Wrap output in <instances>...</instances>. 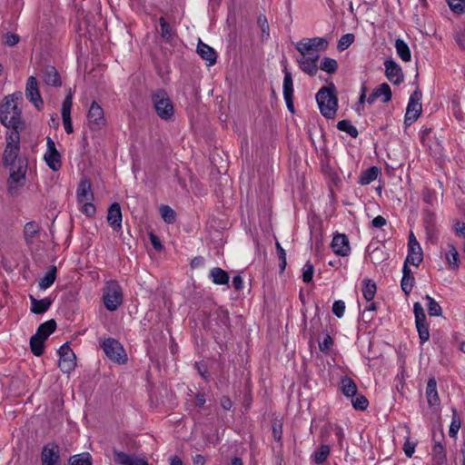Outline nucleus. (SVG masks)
Listing matches in <instances>:
<instances>
[{"instance_id": "31", "label": "nucleus", "mask_w": 465, "mask_h": 465, "mask_svg": "<svg viewBox=\"0 0 465 465\" xmlns=\"http://www.w3.org/2000/svg\"><path fill=\"white\" fill-rule=\"evenodd\" d=\"M56 329V322L54 320H49L40 324L36 334L43 338L45 341L48 338L50 334H52Z\"/></svg>"}, {"instance_id": "57", "label": "nucleus", "mask_w": 465, "mask_h": 465, "mask_svg": "<svg viewBox=\"0 0 465 465\" xmlns=\"http://www.w3.org/2000/svg\"><path fill=\"white\" fill-rule=\"evenodd\" d=\"M276 248L278 251L279 259L281 261L280 268L283 271L286 267V252L279 242H276Z\"/></svg>"}, {"instance_id": "47", "label": "nucleus", "mask_w": 465, "mask_h": 465, "mask_svg": "<svg viewBox=\"0 0 465 465\" xmlns=\"http://www.w3.org/2000/svg\"><path fill=\"white\" fill-rule=\"evenodd\" d=\"M375 91L379 97H382L383 103H387L391 99V90L389 84H381L375 89Z\"/></svg>"}, {"instance_id": "30", "label": "nucleus", "mask_w": 465, "mask_h": 465, "mask_svg": "<svg viewBox=\"0 0 465 465\" xmlns=\"http://www.w3.org/2000/svg\"><path fill=\"white\" fill-rule=\"evenodd\" d=\"M380 173V170L376 166H371L361 173L359 183L361 185H367L375 181L378 177V174Z\"/></svg>"}, {"instance_id": "41", "label": "nucleus", "mask_w": 465, "mask_h": 465, "mask_svg": "<svg viewBox=\"0 0 465 465\" xmlns=\"http://www.w3.org/2000/svg\"><path fill=\"white\" fill-rule=\"evenodd\" d=\"M283 97H292L293 94V84H292V74L290 72L284 73V78H283Z\"/></svg>"}, {"instance_id": "29", "label": "nucleus", "mask_w": 465, "mask_h": 465, "mask_svg": "<svg viewBox=\"0 0 465 465\" xmlns=\"http://www.w3.org/2000/svg\"><path fill=\"white\" fill-rule=\"evenodd\" d=\"M341 391L346 397H353L357 393V385L352 379L345 376L341 380Z\"/></svg>"}, {"instance_id": "59", "label": "nucleus", "mask_w": 465, "mask_h": 465, "mask_svg": "<svg viewBox=\"0 0 465 465\" xmlns=\"http://www.w3.org/2000/svg\"><path fill=\"white\" fill-rule=\"evenodd\" d=\"M460 428V420L453 419V420L451 421V424L450 426V430H449L450 436L456 437Z\"/></svg>"}, {"instance_id": "60", "label": "nucleus", "mask_w": 465, "mask_h": 465, "mask_svg": "<svg viewBox=\"0 0 465 465\" xmlns=\"http://www.w3.org/2000/svg\"><path fill=\"white\" fill-rule=\"evenodd\" d=\"M454 231L456 232V234L462 238L463 240L465 239V223H456L454 224Z\"/></svg>"}, {"instance_id": "38", "label": "nucleus", "mask_w": 465, "mask_h": 465, "mask_svg": "<svg viewBox=\"0 0 465 465\" xmlns=\"http://www.w3.org/2000/svg\"><path fill=\"white\" fill-rule=\"evenodd\" d=\"M330 452H331L330 446L322 444L319 447V449H317L313 452V454H312L313 460L317 464L323 463L327 460L328 456L330 455Z\"/></svg>"}, {"instance_id": "63", "label": "nucleus", "mask_w": 465, "mask_h": 465, "mask_svg": "<svg viewBox=\"0 0 465 465\" xmlns=\"http://www.w3.org/2000/svg\"><path fill=\"white\" fill-rule=\"evenodd\" d=\"M332 345V339L331 336L327 335L323 340L322 341H321L319 343V347L321 349V351H327L331 348V346Z\"/></svg>"}, {"instance_id": "43", "label": "nucleus", "mask_w": 465, "mask_h": 465, "mask_svg": "<svg viewBox=\"0 0 465 465\" xmlns=\"http://www.w3.org/2000/svg\"><path fill=\"white\" fill-rule=\"evenodd\" d=\"M415 323L420 341L423 344L430 339L429 326L426 322H418Z\"/></svg>"}, {"instance_id": "4", "label": "nucleus", "mask_w": 465, "mask_h": 465, "mask_svg": "<svg viewBox=\"0 0 465 465\" xmlns=\"http://www.w3.org/2000/svg\"><path fill=\"white\" fill-rule=\"evenodd\" d=\"M152 101L157 115L163 120H170L173 116L174 108L173 103L163 89H158L152 94Z\"/></svg>"}, {"instance_id": "53", "label": "nucleus", "mask_w": 465, "mask_h": 465, "mask_svg": "<svg viewBox=\"0 0 465 465\" xmlns=\"http://www.w3.org/2000/svg\"><path fill=\"white\" fill-rule=\"evenodd\" d=\"M313 265L311 262H306L302 269V281L309 283L312 280L313 276Z\"/></svg>"}, {"instance_id": "50", "label": "nucleus", "mask_w": 465, "mask_h": 465, "mask_svg": "<svg viewBox=\"0 0 465 465\" xmlns=\"http://www.w3.org/2000/svg\"><path fill=\"white\" fill-rule=\"evenodd\" d=\"M352 406L354 409L359 411H364L368 407V400L363 395H358L355 399L351 401Z\"/></svg>"}, {"instance_id": "40", "label": "nucleus", "mask_w": 465, "mask_h": 465, "mask_svg": "<svg viewBox=\"0 0 465 465\" xmlns=\"http://www.w3.org/2000/svg\"><path fill=\"white\" fill-rule=\"evenodd\" d=\"M427 301L426 307L430 316H440L442 310L440 305L430 295L424 298Z\"/></svg>"}, {"instance_id": "23", "label": "nucleus", "mask_w": 465, "mask_h": 465, "mask_svg": "<svg viewBox=\"0 0 465 465\" xmlns=\"http://www.w3.org/2000/svg\"><path fill=\"white\" fill-rule=\"evenodd\" d=\"M198 54L206 61L208 65H213L216 63V53L215 51L206 44L199 42L197 45Z\"/></svg>"}, {"instance_id": "19", "label": "nucleus", "mask_w": 465, "mask_h": 465, "mask_svg": "<svg viewBox=\"0 0 465 465\" xmlns=\"http://www.w3.org/2000/svg\"><path fill=\"white\" fill-rule=\"evenodd\" d=\"M122 211L118 203H114L110 205L107 212V222L114 231H120L122 229Z\"/></svg>"}, {"instance_id": "8", "label": "nucleus", "mask_w": 465, "mask_h": 465, "mask_svg": "<svg viewBox=\"0 0 465 465\" xmlns=\"http://www.w3.org/2000/svg\"><path fill=\"white\" fill-rule=\"evenodd\" d=\"M328 41L323 37L307 38L296 44V49L301 55L319 54V51L326 50Z\"/></svg>"}, {"instance_id": "37", "label": "nucleus", "mask_w": 465, "mask_h": 465, "mask_svg": "<svg viewBox=\"0 0 465 465\" xmlns=\"http://www.w3.org/2000/svg\"><path fill=\"white\" fill-rule=\"evenodd\" d=\"M377 287L374 282L370 279L363 281L362 294L367 302H371L375 296Z\"/></svg>"}, {"instance_id": "44", "label": "nucleus", "mask_w": 465, "mask_h": 465, "mask_svg": "<svg viewBox=\"0 0 465 465\" xmlns=\"http://www.w3.org/2000/svg\"><path fill=\"white\" fill-rule=\"evenodd\" d=\"M320 68H321V70H322L328 74H332L337 70L338 64H337V61L333 58L323 57L321 62Z\"/></svg>"}, {"instance_id": "21", "label": "nucleus", "mask_w": 465, "mask_h": 465, "mask_svg": "<svg viewBox=\"0 0 465 465\" xmlns=\"http://www.w3.org/2000/svg\"><path fill=\"white\" fill-rule=\"evenodd\" d=\"M40 225L35 222L25 223L24 228V235L26 243L34 244L39 240Z\"/></svg>"}, {"instance_id": "11", "label": "nucleus", "mask_w": 465, "mask_h": 465, "mask_svg": "<svg viewBox=\"0 0 465 465\" xmlns=\"http://www.w3.org/2000/svg\"><path fill=\"white\" fill-rule=\"evenodd\" d=\"M422 259L423 256L421 246L416 239L414 233L410 232L408 238V255L404 263H411L414 266H419V264L422 262Z\"/></svg>"}, {"instance_id": "45", "label": "nucleus", "mask_w": 465, "mask_h": 465, "mask_svg": "<svg viewBox=\"0 0 465 465\" xmlns=\"http://www.w3.org/2000/svg\"><path fill=\"white\" fill-rule=\"evenodd\" d=\"M433 457L438 464H442L446 461V452L441 443H436L433 447Z\"/></svg>"}, {"instance_id": "6", "label": "nucleus", "mask_w": 465, "mask_h": 465, "mask_svg": "<svg viewBox=\"0 0 465 465\" xmlns=\"http://www.w3.org/2000/svg\"><path fill=\"white\" fill-rule=\"evenodd\" d=\"M25 173L26 166L23 163H19L17 166L11 169L10 175L7 180V191L12 196L18 195L22 188L25 186Z\"/></svg>"}, {"instance_id": "42", "label": "nucleus", "mask_w": 465, "mask_h": 465, "mask_svg": "<svg viewBox=\"0 0 465 465\" xmlns=\"http://www.w3.org/2000/svg\"><path fill=\"white\" fill-rule=\"evenodd\" d=\"M337 128L340 131L347 133L353 138L357 137L359 134L357 128L354 125H352L351 122L348 120H342L338 122Z\"/></svg>"}, {"instance_id": "1", "label": "nucleus", "mask_w": 465, "mask_h": 465, "mask_svg": "<svg viewBox=\"0 0 465 465\" xmlns=\"http://www.w3.org/2000/svg\"><path fill=\"white\" fill-rule=\"evenodd\" d=\"M23 99L22 93H14L5 96L0 104V122L10 130L20 131L23 129L21 109L18 107L19 102Z\"/></svg>"}, {"instance_id": "18", "label": "nucleus", "mask_w": 465, "mask_h": 465, "mask_svg": "<svg viewBox=\"0 0 465 465\" xmlns=\"http://www.w3.org/2000/svg\"><path fill=\"white\" fill-rule=\"evenodd\" d=\"M319 54L313 55H302L301 58L297 59L299 66L302 72L309 75H314L318 72L317 62L319 60Z\"/></svg>"}, {"instance_id": "55", "label": "nucleus", "mask_w": 465, "mask_h": 465, "mask_svg": "<svg viewBox=\"0 0 465 465\" xmlns=\"http://www.w3.org/2000/svg\"><path fill=\"white\" fill-rule=\"evenodd\" d=\"M345 312V302L341 300L335 301L332 305V312L338 318H341Z\"/></svg>"}, {"instance_id": "20", "label": "nucleus", "mask_w": 465, "mask_h": 465, "mask_svg": "<svg viewBox=\"0 0 465 465\" xmlns=\"http://www.w3.org/2000/svg\"><path fill=\"white\" fill-rule=\"evenodd\" d=\"M331 248L337 255L347 256L351 251L347 236L345 234L335 235L331 242Z\"/></svg>"}, {"instance_id": "10", "label": "nucleus", "mask_w": 465, "mask_h": 465, "mask_svg": "<svg viewBox=\"0 0 465 465\" xmlns=\"http://www.w3.org/2000/svg\"><path fill=\"white\" fill-rule=\"evenodd\" d=\"M59 368L64 373H70L76 366V357L68 343L63 344L58 351Z\"/></svg>"}, {"instance_id": "5", "label": "nucleus", "mask_w": 465, "mask_h": 465, "mask_svg": "<svg viewBox=\"0 0 465 465\" xmlns=\"http://www.w3.org/2000/svg\"><path fill=\"white\" fill-rule=\"evenodd\" d=\"M6 146L4 151L3 160L5 165H12L17 158L20 151V134L17 130H10L7 132Z\"/></svg>"}, {"instance_id": "35", "label": "nucleus", "mask_w": 465, "mask_h": 465, "mask_svg": "<svg viewBox=\"0 0 465 465\" xmlns=\"http://www.w3.org/2000/svg\"><path fill=\"white\" fill-rule=\"evenodd\" d=\"M56 279V267L51 266L48 272L39 281V287L42 290H46L54 282Z\"/></svg>"}, {"instance_id": "25", "label": "nucleus", "mask_w": 465, "mask_h": 465, "mask_svg": "<svg viewBox=\"0 0 465 465\" xmlns=\"http://www.w3.org/2000/svg\"><path fill=\"white\" fill-rule=\"evenodd\" d=\"M30 301L31 312L35 314H42L45 312L52 304V301L49 298L37 300L34 296H30Z\"/></svg>"}, {"instance_id": "39", "label": "nucleus", "mask_w": 465, "mask_h": 465, "mask_svg": "<svg viewBox=\"0 0 465 465\" xmlns=\"http://www.w3.org/2000/svg\"><path fill=\"white\" fill-rule=\"evenodd\" d=\"M44 343L45 340L40 338L36 333L34 334L30 339V347L32 352L35 356H41L44 352Z\"/></svg>"}, {"instance_id": "13", "label": "nucleus", "mask_w": 465, "mask_h": 465, "mask_svg": "<svg viewBox=\"0 0 465 465\" xmlns=\"http://www.w3.org/2000/svg\"><path fill=\"white\" fill-rule=\"evenodd\" d=\"M46 152L45 153V160L46 164L53 171H57L60 169L61 163V155L59 152L56 150L55 143L50 137L46 139Z\"/></svg>"}, {"instance_id": "9", "label": "nucleus", "mask_w": 465, "mask_h": 465, "mask_svg": "<svg viewBox=\"0 0 465 465\" xmlns=\"http://www.w3.org/2000/svg\"><path fill=\"white\" fill-rule=\"evenodd\" d=\"M421 93L419 91H415L410 97L409 103L406 108V114L404 117V124L406 125H411L414 123L421 113Z\"/></svg>"}, {"instance_id": "36", "label": "nucleus", "mask_w": 465, "mask_h": 465, "mask_svg": "<svg viewBox=\"0 0 465 465\" xmlns=\"http://www.w3.org/2000/svg\"><path fill=\"white\" fill-rule=\"evenodd\" d=\"M68 465H93L92 456L89 452L74 455L70 457Z\"/></svg>"}, {"instance_id": "28", "label": "nucleus", "mask_w": 465, "mask_h": 465, "mask_svg": "<svg viewBox=\"0 0 465 465\" xmlns=\"http://www.w3.org/2000/svg\"><path fill=\"white\" fill-rule=\"evenodd\" d=\"M44 82L48 85L58 86L61 84V81L57 71L53 66H47L43 74Z\"/></svg>"}, {"instance_id": "26", "label": "nucleus", "mask_w": 465, "mask_h": 465, "mask_svg": "<svg viewBox=\"0 0 465 465\" xmlns=\"http://www.w3.org/2000/svg\"><path fill=\"white\" fill-rule=\"evenodd\" d=\"M402 273H403V275H402L401 286L402 291L406 294H409L413 288L414 277L412 275L411 270L409 268L408 264H406V263H404V265H403Z\"/></svg>"}, {"instance_id": "51", "label": "nucleus", "mask_w": 465, "mask_h": 465, "mask_svg": "<svg viewBox=\"0 0 465 465\" xmlns=\"http://www.w3.org/2000/svg\"><path fill=\"white\" fill-rule=\"evenodd\" d=\"M78 204L81 206L80 210L83 213H84L85 215H87L89 217L94 215L95 207H94V203H92V201H85V202L78 203Z\"/></svg>"}, {"instance_id": "7", "label": "nucleus", "mask_w": 465, "mask_h": 465, "mask_svg": "<svg viewBox=\"0 0 465 465\" xmlns=\"http://www.w3.org/2000/svg\"><path fill=\"white\" fill-rule=\"evenodd\" d=\"M102 349L105 355L118 364H124L127 361V355L121 343L114 338H107L102 343Z\"/></svg>"}, {"instance_id": "2", "label": "nucleus", "mask_w": 465, "mask_h": 465, "mask_svg": "<svg viewBox=\"0 0 465 465\" xmlns=\"http://www.w3.org/2000/svg\"><path fill=\"white\" fill-rule=\"evenodd\" d=\"M335 93L336 87L331 83L322 87L316 94L320 112L327 119L334 118L337 113L338 99Z\"/></svg>"}, {"instance_id": "61", "label": "nucleus", "mask_w": 465, "mask_h": 465, "mask_svg": "<svg viewBox=\"0 0 465 465\" xmlns=\"http://www.w3.org/2000/svg\"><path fill=\"white\" fill-rule=\"evenodd\" d=\"M386 224H387V220L381 215L376 216L371 221V225L375 228H381Z\"/></svg>"}, {"instance_id": "12", "label": "nucleus", "mask_w": 465, "mask_h": 465, "mask_svg": "<svg viewBox=\"0 0 465 465\" xmlns=\"http://www.w3.org/2000/svg\"><path fill=\"white\" fill-rule=\"evenodd\" d=\"M87 121L92 130H100L105 124L104 110L96 102H93L89 108Z\"/></svg>"}, {"instance_id": "33", "label": "nucleus", "mask_w": 465, "mask_h": 465, "mask_svg": "<svg viewBox=\"0 0 465 465\" xmlns=\"http://www.w3.org/2000/svg\"><path fill=\"white\" fill-rule=\"evenodd\" d=\"M210 278L213 283L219 285L226 284L229 282L228 273L224 270L218 267L213 268L210 271Z\"/></svg>"}, {"instance_id": "54", "label": "nucleus", "mask_w": 465, "mask_h": 465, "mask_svg": "<svg viewBox=\"0 0 465 465\" xmlns=\"http://www.w3.org/2000/svg\"><path fill=\"white\" fill-rule=\"evenodd\" d=\"M413 312L415 315V322H426V315L423 307L420 302H415L413 305Z\"/></svg>"}, {"instance_id": "34", "label": "nucleus", "mask_w": 465, "mask_h": 465, "mask_svg": "<svg viewBox=\"0 0 465 465\" xmlns=\"http://www.w3.org/2000/svg\"><path fill=\"white\" fill-rule=\"evenodd\" d=\"M395 48L397 54L404 62H409L411 58V50L408 45L402 39L395 41Z\"/></svg>"}, {"instance_id": "27", "label": "nucleus", "mask_w": 465, "mask_h": 465, "mask_svg": "<svg viewBox=\"0 0 465 465\" xmlns=\"http://www.w3.org/2000/svg\"><path fill=\"white\" fill-rule=\"evenodd\" d=\"M426 397L428 403L430 406L437 405L440 402L438 391H437V382L434 378H430L428 381L426 387Z\"/></svg>"}, {"instance_id": "17", "label": "nucleus", "mask_w": 465, "mask_h": 465, "mask_svg": "<svg viewBox=\"0 0 465 465\" xmlns=\"http://www.w3.org/2000/svg\"><path fill=\"white\" fill-rule=\"evenodd\" d=\"M72 104H73V94L71 93V90H69L68 94L66 95V97L64 98V100L63 102L62 109H61L64 131L67 134H72L74 132L72 119H71Z\"/></svg>"}, {"instance_id": "46", "label": "nucleus", "mask_w": 465, "mask_h": 465, "mask_svg": "<svg viewBox=\"0 0 465 465\" xmlns=\"http://www.w3.org/2000/svg\"><path fill=\"white\" fill-rule=\"evenodd\" d=\"M160 213L167 223H173L175 221V212L168 205H162L160 207Z\"/></svg>"}, {"instance_id": "22", "label": "nucleus", "mask_w": 465, "mask_h": 465, "mask_svg": "<svg viewBox=\"0 0 465 465\" xmlns=\"http://www.w3.org/2000/svg\"><path fill=\"white\" fill-rule=\"evenodd\" d=\"M77 203L85 201H93L94 195L91 190V183L89 181L84 179L81 180L76 190Z\"/></svg>"}, {"instance_id": "32", "label": "nucleus", "mask_w": 465, "mask_h": 465, "mask_svg": "<svg viewBox=\"0 0 465 465\" xmlns=\"http://www.w3.org/2000/svg\"><path fill=\"white\" fill-rule=\"evenodd\" d=\"M113 453L114 462L121 465H135L136 461L140 460L117 450H114Z\"/></svg>"}, {"instance_id": "24", "label": "nucleus", "mask_w": 465, "mask_h": 465, "mask_svg": "<svg viewBox=\"0 0 465 465\" xmlns=\"http://www.w3.org/2000/svg\"><path fill=\"white\" fill-rule=\"evenodd\" d=\"M447 252H445V260L451 270L457 271L460 268V255L457 248L452 243L447 244Z\"/></svg>"}, {"instance_id": "64", "label": "nucleus", "mask_w": 465, "mask_h": 465, "mask_svg": "<svg viewBox=\"0 0 465 465\" xmlns=\"http://www.w3.org/2000/svg\"><path fill=\"white\" fill-rule=\"evenodd\" d=\"M222 408L225 411H229L232 407V401L228 396H223L220 401Z\"/></svg>"}, {"instance_id": "15", "label": "nucleus", "mask_w": 465, "mask_h": 465, "mask_svg": "<svg viewBox=\"0 0 465 465\" xmlns=\"http://www.w3.org/2000/svg\"><path fill=\"white\" fill-rule=\"evenodd\" d=\"M25 96L26 98L35 104L37 109H40L43 105V100L41 98L36 78L30 76L27 79L25 86Z\"/></svg>"}, {"instance_id": "58", "label": "nucleus", "mask_w": 465, "mask_h": 465, "mask_svg": "<svg viewBox=\"0 0 465 465\" xmlns=\"http://www.w3.org/2000/svg\"><path fill=\"white\" fill-rule=\"evenodd\" d=\"M258 22L262 28V35L269 36V25L265 16H260Z\"/></svg>"}, {"instance_id": "52", "label": "nucleus", "mask_w": 465, "mask_h": 465, "mask_svg": "<svg viewBox=\"0 0 465 465\" xmlns=\"http://www.w3.org/2000/svg\"><path fill=\"white\" fill-rule=\"evenodd\" d=\"M159 22L161 26L162 37L167 41L171 40L173 33L170 25L167 24L163 17H161Z\"/></svg>"}, {"instance_id": "3", "label": "nucleus", "mask_w": 465, "mask_h": 465, "mask_svg": "<svg viewBox=\"0 0 465 465\" xmlns=\"http://www.w3.org/2000/svg\"><path fill=\"white\" fill-rule=\"evenodd\" d=\"M102 300L104 307L110 311H116L123 303L124 294L120 284L114 281H107L103 288Z\"/></svg>"}, {"instance_id": "48", "label": "nucleus", "mask_w": 465, "mask_h": 465, "mask_svg": "<svg viewBox=\"0 0 465 465\" xmlns=\"http://www.w3.org/2000/svg\"><path fill=\"white\" fill-rule=\"evenodd\" d=\"M353 34H345L338 41L337 48L340 51L346 50L354 42Z\"/></svg>"}, {"instance_id": "49", "label": "nucleus", "mask_w": 465, "mask_h": 465, "mask_svg": "<svg viewBox=\"0 0 465 465\" xmlns=\"http://www.w3.org/2000/svg\"><path fill=\"white\" fill-rule=\"evenodd\" d=\"M449 7L457 14H462L465 11V0H447Z\"/></svg>"}, {"instance_id": "62", "label": "nucleus", "mask_w": 465, "mask_h": 465, "mask_svg": "<svg viewBox=\"0 0 465 465\" xmlns=\"http://www.w3.org/2000/svg\"><path fill=\"white\" fill-rule=\"evenodd\" d=\"M404 453L407 457L411 458L415 451V444L407 440L403 446Z\"/></svg>"}, {"instance_id": "56", "label": "nucleus", "mask_w": 465, "mask_h": 465, "mask_svg": "<svg viewBox=\"0 0 465 465\" xmlns=\"http://www.w3.org/2000/svg\"><path fill=\"white\" fill-rule=\"evenodd\" d=\"M20 37L16 34L7 33L4 36V42L8 46H14L18 44Z\"/></svg>"}, {"instance_id": "14", "label": "nucleus", "mask_w": 465, "mask_h": 465, "mask_svg": "<svg viewBox=\"0 0 465 465\" xmlns=\"http://www.w3.org/2000/svg\"><path fill=\"white\" fill-rule=\"evenodd\" d=\"M43 465H59L60 448L54 443H49L43 448L41 453Z\"/></svg>"}, {"instance_id": "16", "label": "nucleus", "mask_w": 465, "mask_h": 465, "mask_svg": "<svg viewBox=\"0 0 465 465\" xmlns=\"http://www.w3.org/2000/svg\"><path fill=\"white\" fill-rule=\"evenodd\" d=\"M385 75L388 80L394 84H399L403 82V73L401 67L392 59L384 62Z\"/></svg>"}]
</instances>
